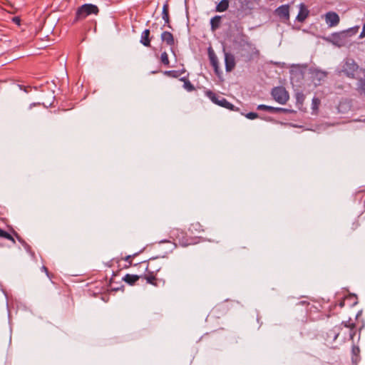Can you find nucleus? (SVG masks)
Listing matches in <instances>:
<instances>
[{
    "label": "nucleus",
    "mask_w": 365,
    "mask_h": 365,
    "mask_svg": "<svg viewBox=\"0 0 365 365\" xmlns=\"http://www.w3.org/2000/svg\"><path fill=\"white\" fill-rule=\"evenodd\" d=\"M356 30L357 27L351 28L341 32L334 33L324 39L337 47L345 46L350 42V37L356 33Z\"/></svg>",
    "instance_id": "nucleus-1"
},
{
    "label": "nucleus",
    "mask_w": 365,
    "mask_h": 365,
    "mask_svg": "<svg viewBox=\"0 0 365 365\" xmlns=\"http://www.w3.org/2000/svg\"><path fill=\"white\" fill-rule=\"evenodd\" d=\"M335 328L339 332L338 339L340 343L352 340L356 332L355 324L350 320L342 322L340 326H336Z\"/></svg>",
    "instance_id": "nucleus-2"
},
{
    "label": "nucleus",
    "mask_w": 365,
    "mask_h": 365,
    "mask_svg": "<svg viewBox=\"0 0 365 365\" xmlns=\"http://www.w3.org/2000/svg\"><path fill=\"white\" fill-rule=\"evenodd\" d=\"M337 299L339 300V303L335 302L334 304L329 306V310L331 314H336L339 312V309H341L345 306L353 307L358 304V299L355 294H348L344 297H340L338 294L336 295Z\"/></svg>",
    "instance_id": "nucleus-3"
},
{
    "label": "nucleus",
    "mask_w": 365,
    "mask_h": 365,
    "mask_svg": "<svg viewBox=\"0 0 365 365\" xmlns=\"http://www.w3.org/2000/svg\"><path fill=\"white\" fill-rule=\"evenodd\" d=\"M170 237L182 247H187L193 244V239L180 229L173 228L170 231Z\"/></svg>",
    "instance_id": "nucleus-4"
},
{
    "label": "nucleus",
    "mask_w": 365,
    "mask_h": 365,
    "mask_svg": "<svg viewBox=\"0 0 365 365\" xmlns=\"http://www.w3.org/2000/svg\"><path fill=\"white\" fill-rule=\"evenodd\" d=\"M99 9L97 6L91 4H85L77 9L74 21L83 20L91 14L97 15Z\"/></svg>",
    "instance_id": "nucleus-5"
},
{
    "label": "nucleus",
    "mask_w": 365,
    "mask_h": 365,
    "mask_svg": "<svg viewBox=\"0 0 365 365\" xmlns=\"http://www.w3.org/2000/svg\"><path fill=\"white\" fill-rule=\"evenodd\" d=\"M205 95L207 97H208L210 101L214 103L216 105H218L221 107H223L225 108H227L230 110H235V106L232 105L231 103L227 101L226 98L224 97H222L217 93L212 92V91H206Z\"/></svg>",
    "instance_id": "nucleus-6"
},
{
    "label": "nucleus",
    "mask_w": 365,
    "mask_h": 365,
    "mask_svg": "<svg viewBox=\"0 0 365 365\" xmlns=\"http://www.w3.org/2000/svg\"><path fill=\"white\" fill-rule=\"evenodd\" d=\"M271 94L273 98L279 104L284 105L289 100V93L282 86L272 88Z\"/></svg>",
    "instance_id": "nucleus-7"
},
{
    "label": "nucleus",
    "mask_w": 365,
    "mask_h": 365,
    "mask_svg": "<svg viewBox=\"0 0 365 365\" xmlns=\"http://www.w3.org/2000/svg\"><path fill=\"white\" fill-rule=\"evenodd\" d=\"M359 68L356 62L351 58L346 59L343 65L342 71L349 78H354Z\"/></svg>",
    "instance_id": "nucleus-8"
},
{
    "label": "nucleus",
    "mask_w": 365,
    "mask_h": 365,
    "mask_svg": "<svg viewBox=\"0 0 365 365\" xmlns=\"http://www.w3.org/2000/svg\"><path fill=\"white\" fill-rule=\"evenodd\" d=\"M163 257H153L149 259L145 270L148 273L157 274L162 268Z\"/></svg>",
    "instance_id": "nucleus-9"
},
{
    "label": "nucleus",
    "mask_w": 365,
    "mask_h": 365,
    "mask_svg": "<svg viewBox=\"0 0 365 365\" xmlns=\"http://www.w3.org/2000/svg\"><path fill=\"white\" fill-rule=\"evenodd\" d=\"M339 333L335 327L327 331L325 334L323 335L325 344L331 347H335L334 343L338 339Z\"/></svg>",
    "instance_id": "nucleus-10"
},
{
    "label": "nucleus",
    "mask_w": 365,
    "mask_h": 365,
    "mask_svg": "<svg viewBox=\"0 0 365 365\" xmlns=\"http://www.w3.org/2000/svg\"><path fill=\"white\" fill-rule=\"evenodd\" d=\"M324 17L326 24L329 28L336 26L340 21L339 16L334 11H329L326 13Z\"/></svg>",
    "instance_id": "nucleus-11"
},
{
    "label": "nucleus",
    "mask_w": 365,
    "mask_h": 365,
    "mask_svg": "<svg viewBox=\"0 0 365 365\" xmlns=\"http://www.w3.org/2000/svg\"><path fill=\"white\" fill-rule=\"evenodd\" d=\"M225 63L226 71H232L235 68L236 65L235 58L234 55L228 52H225Z\"/></svg>",
    "instance_id": "nucleus-12"
},
{
    "label": "nucleus",
    "mask_w": 365,
    "mask_h": 365,
    "mask_svg": "<svg viewBox=\"0 0 365 365\" xmlns=\"http://www.w3.org/2000/svg\"><path fill=\"white\" fill-rule=\"evenodd\" d=\"M208 56H209L210 63L214 68L215 73L217 76H220V67H219L218 58H217V56L215 55V53H214V51L211 48H210L208 50Z\"/></svg>",
    "instance_id": "nucleus-13"
},
{
    "label": "nucleus",
    "mask_w": 365,
    "mask_h": 365,
    "mask_svg": "<svg viewBox=\"0 0 365 365\" xmlns=\"http://www.w3.org/2000/svg\"><path fill=\"white\" fill-rule=\"evenodd\" d=\"M276 14L281 19L286 21L289 19V5H282L275 10Z\"/></svg>",
    "instance_id": "nucleus-14"
},
{
    "label": "nucleus",
    "mask_w": 365,
    "mask_h": 365,
    "mask_svg": "<svg viewBox=\"0 0 365 365\" xmlns=\"http://www.w3.org/2000/svg\"><path fill=\"white\" fill-rule=\"evenodd\" d=\"M309 10L304 4H300L299 11L297 16V21L299 22H303L309 15Z\"/></svg>",
    "instance_id": "nucleus-15"
},
{
    "label": "nucleus",
    "mask_w": 365,
    "mask_h": 365,
    "mask_svg": "<svg viewBox=\"0 0 365 365\" xmlns=\"http://www.w3.org/2000/svg\"><path fill=\"white\" fill-rule=\"evenodd\" d=\"M161 40L170 46H173L175 44L174 36L169 31H163L161 34Z\"/></svg>",
    "instance_id": "nucleus-16"
},
{
    "label": "nucleus",
    "mask_w": 365,
    "mask_h": 365,
    "mask_svg": "<svg viewBox=\"0 0 365 365\" xmlns=\"http://www.w3.org/2000/svg\"><path fill=\"white\" fill-rule=\"evenodd\" d=\"M162 18L165 21L164 26H167L168 28H171L169 16V6L168 4H165L163 6Z\"/></svg>",
    "instance_id": "nucleus-17"
},
{
    "label": "nucleus",
    "mask_w": 365,
    "mask_h": 365,
    "mask_svg": "<svg viewBox=\"0 0 365 365\" xmlns=\"http://www.w3.org/2000/svg\"><path fill=\"white\" fill-rule=\"evenodd\" d=\"M140 42L145 46H147V47L150 46V30L149 29H145L142 32Z\"/></svg>",
    "instance_id": "nucleus-18"
},
{
    "label": "nucleus",
    "mask_w": 365,
    "mask_h": 365,
    "mask_svg": "<svg viewBox=\"0 0 365 365\" xmlns=\"http://www.w3.org/2000/svg\"><path fill=\"white\" fill-rule=\"evenodd\" d=\"M188 230L191 233H196V234H199L204 231L202 225L198 222L192 223L190 225Z\"/></svg>",
    "instance_id": "nucleus-19"
},
{
    "label": "nucleus",
    "mask_w": 365,
    "mask_h": 365,
    "mask_svg": "<svg viewBox=\"0 0 365 365\" xmlns=\"http://www.w3.org/2000/svg\"><path fill=\"white\" fill-rule=\"evenodd\" d=\"M360 349L358 346L353 345L351 349V360L354 364H357L360 359Z\"/></svg>",
    "instance_id": "nucleus-20"
},
{
    "label": "nucleus",
    "mask_w": 365,
    "mask_h": 365,
    "mask_svg": "<svg viewBox=\"0 0 365 365\" xmlns=\"http://www.w3.org/2000/svg\"><path fill=\"white\" fill-rule=\"evenodd\" d=\"M229 0H221L216 6L215 10L217 12H224L229 8Z\"/></svg>",
    "instance_id": "nucleus-21"
},
{
    "label": "nucleus",
    "mask_w": 365,
    "mask_h": 365,
    "mask_svg": "<svg viewBox=\"0 0 365 365\" xmlns=\"http://www.w3.org/2000/svg\"><path fill=\"white\" fill-rule=\"evenodd\" d=\"M139 278L140 277L138 275L127 274L123 279L130 285H133L139 279Z\"/></svg>",
    "instance_id": "nucleus-22"
},
{
    "label": "nucleus",
    "mask_w": 365,
    "mask_h": 365,
    "mask_svg": "<svg viewBox=\"0 0 365 365\" xmlns=\"http://www.w3.org/2000/svg\"><path fill=\"white\" fill-rule=\"evenodd\" d=\"M221 17L220 16H215L210 20L211 29L212 31L216 30L219 28L220 24Z\"/></svg>",
    "instance_id": "nucleus-23"
},
{
    "label": "nucleus",
    "mask_w": 365,
    "mask_h": 365,
    "mask_svg": "<svg viewBox=\"0 0 365 365\" xmlns=\"http://www.w3.org/2000/svg\"><path fill=\"white\" fill-rule=\"evenodd\" d=\"M155 274H156L148 273V274L145 276V279H146L148 284H153L156 287L158 286V284Z\"/></svg>",
    "instance_id": "nucleus-24"
},
{
    "label": "nucleus",
    "mask_w": 365,
    "mask_h": 365,
    "mask_svg": "<svg viewBox=\"0 0 365 365\" xmlns=\"http://www.w3.org/2000/svg\"><path fill=\"white\" fill-rule=\"evenodd\" d=\"M0 237L5 238L8 240L11 241L14 244H15L16 241L13 236L10 235L9 232L0 228Z\"/></svg>",
    "instance_id": "nucleus-25"
},
{
    "label": "nucleus",
    "mask_w": 365,
    "mask_h": 365,
    "mask_svg": "<svg viewBox=\"0 0 365 365\" xmlns=\"http://www.w3.org/2000/svg\"><path fill=\"white\" fill-rule=\"evenodd\" d=\"M164 74L165 76H170V77H172V78H178V77H179L180 76L181 72H180L179 71H174V70L165 71L164 72Z\"/></svg>",
    "instance_id": "nucleus-26"
},
{
    "label": "nucleus",
    "mask_w": 365,
    "mask_h": 365,
    "mask_svg": "<svg viewBox=\"0 0 365 365\" xmlns=\"http://www.w3.org/2000/svg\"><path fill=\"white\" fill-rule=\"evenodd\" d=\"M359 91L365 96V78H361L358 82Z\"/></svg>",
    "instance_id": "nucleus-27"
},
{
    "label": "nucleus",
    "mask_w": 365,
    "mask_h": 365,
    "mask_svg": "<svg viewBox=\"0 0 365 365\" xmlns=\"http://www.w3.org/2000/svg\"><path fill=\"white\" fill-rule=\"evenodd\" d=\"M160 61H161L163 64H164L165 66H168L169 65L170 61H169V58H168V53L166 52H163L161 53Z\"/></svg>",
    "instance_id": "nucleus-28"
},
{
    "label": "nucleus",
    "mask_w": 365,
    "mask_h": 365,
    "mask_svg": "<svg viewBox=\"0 0 365 365\" xmlns=\"http://www.w3.org/2000/svg\"><path fill=\"white\" fill-rule=\"evenodd\" d=\"M183 88L188 92H192L195 91V86L190 81H185V83H183Z\"/></svg>",
    "instance_id": "nucleus-29"
},
{
    "label": "nucleus",
    "mask_w": 365,
    "mask_h": 365,
    "mask_svg": "<svg viewBox=\"0 0 365 365\" xmlns=\"http://www.w3.org/2000/svg\"><path fill=\"white\" fill-rule=\"evenodd\" d=\"M257 110H265L269 113H272L274 107L261 104L257 106Z\"/></svg>",
    "instance_id": "nucleus-30"
},
{
    "label": "nucleus",
    "mask_w": 365,
    "mask_h": 365,
    "mask_svg": "<svg viewBox=\"0 0 365 365\" xmlns=\"http://www.w3.org/2000/svg\"><path fill=\"white\" fill-rule=\"evenodd\" d=\"M245 116L248 119L254 120V119H256L257 118H258V114L257 113L250 112V113H247L245 115Z\"/></svg>",
    "instance_id": "nucleus-31"
},
{
    "label": "nucleus",
    "mask_w": 365,
    "mask_h": 365,
    "mask_svg": "<svg viewBox=\"0 0 365 365\" xmlns=\"http://www.w3.org/2000/svg\"><path fill=\"white\" fill-rule=\"evenodd\" d=\"M288 110L283 108H275L274 107V110L272 113H287Z\"/></svg>",
    "instance_id": "nucleus-32"
},
{
    "label": "nucleus",
    "mask_w": 365,
    "mask_h": 365,
    "mask_svg": "<svg viewBox=\"0 0 365 365\" xmlns=\"http://www.w3.org/2000/svg\"><path fill=\"white\" fill-rule=\"evenodd\" d=\"M365 37V23L363 25L362 31L359 35V38H363Z\"/></svg>",
    "instance_id": "nucleus-33"
},
{
    "label": "nucleus",
    "mask_w": 365,
    "mask_h": 365,
    "mask_svg": "<svg viewBox=\"0 0 365 365\" xmlns=\"http://www.w3.org/2000/svg\"><path fill=\"white\" fill-rule=\"evenodd\" d=\"M14 235L16 237L17 240L22 244H25V242L19 236V235L14 232Z\"/></svg>",
    "instance_id": "nucleus-34"
},
{
    "label": "nucleus",
    "mask_w": 365,
    "mask_h": 365,
    "mask_svg": "<svg viewBox=\"0 0 365 365\" xmlns=\"http://www.w3.org/2000/svg\"><path fill=\"white\" fill-rule=\"evenodd\" d=\"M41 269H42V271L45 272V273L46 274V275H47L48 277H50V276H49V273H48V269H47V267H46L43 266V267H41Z\"/></svg>",
    "instance_id": "nucleus-35"
},
{
    "label": "nucleus",
    "mask_w": 365,
    "mask_h": 365,
    "mask_svg": "<svg viewBox=\"0 0 365 365\" xmlns=\"http://www.w3.org/2000/svg\"><path fill=\"white\" fill-rule=\"evenodd\" d=\"M39 105H40V103H33L29 105V108L31 109L34 106H39Z\"/></svg>",
    "instance_id": "nucleus-36"
},
{
    "label": "nucleus",
    "mask_w": 365,
    "mask_h": 365,
    "mask_svg": "<svg viewBox=\"0 0 365 365\" xmlns=\"http://www.w3.org/2000/svg\"><path fill=\"white\" fill-rule=\"evenodd\" d=\"M180 81H182L185 83V81H188L189 80L186 77H182L180 78Z\"/></svg>",
    "instance_id": "nucleus-37"
},
{
    "label": "nucleus",
    "mask_w": 365,
    "mask_h": 365,
    "mask_svg": "<svg viewBox=\"0 0 365 365\" xmlns=\"http://www.w3.org/2000/svg\"><path fill=\"white\" fill-rule=\"evenodd\" d=\"M131 257H131L130 255H128V256H127V257H125V260L126 262H130Z\"/></svg>",
    "instance_id": "nucleus-38"
},
{
    "label": "nucleus",
    "mask_w": 365,
    "mask_h": 365,
    "mask_svg": "<svg viewBox=\"0 0 365 365\" xmlns=\"http://www.w3.org/2000/svg\"><path fill=\"white\" fill-rule=\"evenodd\" d=\"M317 101H318V98H314L313 99V103H314V106L317 104Z\"/></svg>",
    "instance_id": "nucleus-39"
},
{
    "label": "nucleus",
    "mask_w": 365,
    "mask_h": 365,
    "mask_svg": "<svg viewBox=\"0 0 365 365\" xmlns=\"http://www.w3.org/2000/svg\"><path fill=\"white\" fill-rule=\"evenodd\" d=\"M253 48H254V50L255 51V53L258 54V53H259L258 50H257L255 47H254Z\"/></svg>",
    "instance_id": "nucleus-40"
},
{
    "label": "nucleus",
    "mask_w": 365,
    "mask_h": 365,
    "mask_svg": "<svg viewBox=\"0 0 365 365\" xmlns=\"http://www.w3.org/2000/svg\"><path fill=\"white\" fill-rule=\"evenodd\" d=\"M247 46H249L250 48L253 46V45L251 43H247Z\"/></svg>",
    "instance_id": "nucleus-41"
},
{
    "label": "nucleus",
    "mask_w": 365,
    "mask_h": 365,
    "mask_svg": "<svg viewBox=\"0 0 365 365\" xmlns=\"http://www.w3.org/2000/svg\"><path fill=\"white\" fill-rule=\"evenodd\" d=\"M321 307H322V309H326V307H325V306H324V305H321Z\"/></svg>",
    "instance_id": "nucleus-42"
},
{
    "label": "nucleus",
    "mask_w": 365,
    "mask_h": 365,
    "mask_svg": "<svg viewBox=\"0 0 365 365\" xmlns=\"http://www.w3.org/2000/svg\"><path fill=\"white\" fill-rule=\"evenodd\" d=\"M26 245V247H28V250H29V249H30L29 245Z\"/></svg>",
    "instance_id": "nucleus-43"
}]
</instances>
